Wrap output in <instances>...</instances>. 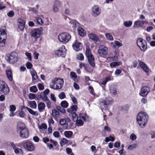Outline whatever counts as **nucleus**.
Returning <instances> with one entry per match:
<instances>
[{"label": "nucleus", "mask_w": 155, "mask_h": 155, "mask_svg": "<svg viewBox=\"0 0 155 155\" xmlns=\"http://www.w3.org/2000/svg\"><path fill=\"white\" fill-rule=\"evenodd\" d=\"M28 104L30 107L32 108H35L37 107V104L36 102L34 101H29Z\"/></svg>", "instance_id": "obj_33"}, {"label": "nucleus", "mask_w": 155, "mask_h": 155, "mask_svg": "<svg viewBox=\"0 0 155 155\" xmlns=\"http://www.w3.org/2000/svg\"><path fill=\"white\" fill-rule=\"evenodd\" d=\"M82 44L76 40L73 43L72 45L73 49L77 51L81 50L82 49Z\"/></svg>", "instance_id": "obj_12"}, {"label": "nucleus", "mask_w": 155, "mask_h": 155, "mask_svg": "<svg viewBox=\"0 0 155 155\" xmlns=\"http://www.w3.org/2000/svg\"><path fill=\"white\" fill-rule=\"evenodd\" d=\"M6 60L10 64H14L18 59V55L17 53L12 52L6 57Z\"/></svg>", "instance_id": "obj_3"}, {"label": "nucleus", "mask_w": 155, "mask_h": 155, "mask_svg": "<svg viewBox=\"0 0 155 155\" xmlns=\"http://www.w3.org/2000/svg\"><path fill=\"white\" fill-rule=\"evenodd\" d=\"M83 120L79 119L78 120H77L75 121H77L76 124L78 126H80L83 125L84 124V122H83ZM75 122V121H74Z\"/></svg>", "instance_id": "obj_46"}, {"label": "nucleus", "mask_w": 155, "mask_h": 155, "mask_svg": "<svg viewBox=\"0 0 155 155\" xmlns=\"http://www.w3.org/2000/svg\"><path fill=\"white\" fill-rule=\"evenodd\" d=\"M6 30L5 27L0 28V46H5L7 35L6 33Z\"/></svg>", "instance_id": "obj_2"}, {"label": "nucleus", "mask_w": 155, "mask_h": 155, "mask_svg": "<svg viewBox=\"0 0 155 155\" xmlns=\"http://www.w3.org/2000/svg\"><path fill=\"white\" fill-rule=\"evenodd\" d=\"M113 102L112 99L110 97L107 98L103 103L105 107H107L109 104H110Z\"/></svg>", "instance_id": "obj_24"}, {"label": "nucleus", "mask_w": 155, "mask_h": 155, "mask_svg": "<svg viewBox=\"0 0 155 155\" xmlns=\"http://www.w3.org/2000/svg\"><path fill=\"white\" fill-rule=\"evenodd\" d=\"M68 142V140L67 139L63 138L61 140L60 143L61 145L62 146L67 143Z\"/></svg>", "instance_id": "obj_38"}, {"label": "nucleus", "mask_w": 155, "mask_h": 155, "mask_svg": "<svg viewBox=\"0 0 155 155\" xmlns=\"http://www.w3.org/2000/svg\"><path fill=\"white\" fill-rule=\"evenodd\" d=\"M58 40L61 42L66 43L68 42V34L67 33L60 34L58 37Z\"/></svg>", "instance_id": "obj_10"}, {"label": "nucleus", "mask_w": 155, "mask_h": 155, "mask_svg": "<svg viewBox=\"0 0 155 155\" xmlns=\"http://www.w3.org/2000/svg\"><path fill=\"white\" fill-rule=\"evenodd\" d=\"M70 76L71 78H73L74 81L75 82H77L76 79L77 78V75L75 73L73 72H72L70 73Z\"/></svg>", "instance_id": "obj_40"}, {"label": "nucleus", "mask_w": 155, "mask_h": 155, "mask_svg": "<svg viewBox=\"0 0 155 155\" xmlns=\"http://www.w3.org/2000/svg\"><path fill=\"white\" fill-rule=\"evenodd\" d=\"M70 97L71 98L72 101L74 104H76L77 103V101L76 98L72 94H70Z\"/></svg>", "instance_id": "obj_44"}, {"label": "nucleus", "mask_w": 155, "mask_h": 155, "mask_svg": "<svg viewBox=\"0 0 155 155\" xmlns=\"http://www.w3.org/2000/svg\"><path fill=\"white\" fill-rule=\"evenodd\" d=\"M147 23V22L146 21L137 20L134 22L133 27L135 28H140L142 27L144 24Z\"/></svg>", "instance_id": "obj_16"}, {"label": "nucleus", "mask_w": 155, "mask_h": 155, "mask_svg": "<svg viewBox=\"0 0 155 155\" xmlns=\"http://www.w3.org/2000/svg\"><path fill=\"white\" fill-rule=\"evenodd\" d=\"M132 24V21H125L124 23V25L126 27H130Z\"/></svg>", "instance_id": "obj_35"}, {"label": "nucleus", "mask_w": 155, "mask_h": 155, "mask_svg": "<svg viewBox=\"0 0 155 155\" xmlns=\"http://www.w3.org/2000/svg\"><path fill=\"white\" fill-rule=\"evenodd\" d=\"M56 79L54 78L53 80H52L51 81V83L50 84V87L52 88V89L54 90H57L59 89V88H54V86H56V85L57 86V85L56 84V81L55 80Z\"/></svg>", "instance_id": "obj_32"}, {"label": "nucleus", "mask_w": 155, "mask_h": 155, "mask_svg": "<svg viewBox=\"0 0 155 155\" xmlns=\"http://www.w3.org/2000/svg\"><path fill=\"white\" fill-rule=\"evenodd\" d=\"M19 135L20 137L23 138H27L29 135V132L27 128L24 129L20 131Z\"/></svg>", "instance_id": "obj_13"}, {"label": "nucleus", "mask_w": 155, "mask_h": 155, "mask_svg": "<svg viewBox=\"0 0 155 155\" xmlns=\"http://www.w3.org/2000/svg\"><path fill=\"white\" fill-rule=\"evenodd\" d=\"M54 79H56V84L58 86H56L55 87L54 86V88L61 89L63 86L64 83L63 79L57 78H55Z\"/></svg>", "instance_id": "obj_18"}, {"label": "nucleus", "mask_w": 155, "mask_h": 155, "mask_svg": "<svg viewBox=\"0 0 155 155\" xmlns=\"http://www.w3.org/2000/svg\"><path fill=\"white\" fill-rule=\"evenodd\" d=\"M45 105L44 103L41 102L39 103L38 105V108L39 111L40 112H42L45 109Z\"/></svg>", "instance_id": "obj_28"}, {"label": "nucleus", "mask_w": 155, "mask_h": 155, "mask_svg": "<svg viewBox=\"0 0 155 155\" xmlns=\"http://www.w3.org/2000/svg\"><path fill=\"white\" fill-rule=\"evenodd\" d=\"M25 24H18V26L19 28L21 30H22L24 28Z\"/></svg>", "instance_id": "obj_61"}, {"label": "nucleus", "mask_w": 155, "mask_h": 155, "mask_svg": "<svg viewBox=\"0 0 155 155\" xmlns=\"http://www.w3.org/2000/svg\"><path fill=\"white\" fill-rule=\"evenodd\" d=\"M41 98L42 99L43 101H45V102H47V101H48L49 100L48 99L47 96L45 94L43 95V94H41Z\"/></svg>", "instance_id": "obj_43"}, {"label": "nucleus", "mask_w": 155, "mask_h": 155, "mask_svg": "<svg viewBox=\"0 0 155 155\" xmlns=\"http://www.w3.org/2000/svg\"><path fill=\"white\" fill-rule=\"evenodd\" d=\"M67 50L65 49V46L62 45L58 50L55 51V54L58 56L64 57L66 54Z\"/></svg>", "instance_id": "obj_7"}, {"label": "nucleus", "mask_w": 155, "mask_h": 155, "mask_svg": "<svg viewBox=\"0 0 155 155\" xmlns=\"http://www.w3.org/2000/svg\"><path fill=\"white\" fill-rule=\"evenodd\" d=\"M150 91V89L149 87L147 86H143L141 89L140 94L143 97H145L147 96Z\"/></svg>", "instance_id": "obj_14"}, {"label": "nucleus", "mask_w": 155, "mask_h": 155, "mask_svg": "<svg viewBox=\"0 0 155 155\" xmlns=\"http://www.w3.org/2000/svg\"><path fill=\"white\" fill-rule=\"evenodd\" d=\"M24 147L29 151H33L35 149V147L32 144L29 142H25L24 145Z\"/></svg>", "instance_id": "obj_17"}, {"label": "nucleus", "mask_w": 155, "mask_h": 155, "mask_svg": "<svg viewBox=\"0 0 155 155\" xmlns=\"http://www.w3.org/2000/svg\"><path fill=\"white\" fill-rule=\"evenodd\" d=\"M78 106L76 105H73L71 106L70 109L68 110L69 115L74 121H75L78 120V115L76 113L78 108Z\"/></svg>", "instance_id": "obj_4"}, {"label": "nucleus", "mask_w": 155, "mask_h": 155, "mask_svg": "<svg viewBox=\"0 0 155 155\" xmlns=\"http://www.w3.org/2000/svg\"><path fill=\"white\" fill-rule=\"evenodd\" d=\"M87 58L88 62L90 65L93 67H94L95 66V64L94 58L93 56L88 57Z\"/></svg>", "instance_id": "obj_22"}, {"label": "nucleus", "mask_w": 155, "mask_h": 155, "mask_svg": "<svg viewBox=\"0 0 155 155\" xmlns=\"http://www.w3.org/2000/svg\"><path fill=\"white\" fill-rule=\"evenodd\" d=\"M122 63L120 62H113L110 63V65L111 68H113L116 66L120 65Z\"/></svg>", "instance_id": "obj_29"}, {"label": "nucleus", "mask_w": 155, "mask_h": 155, "mask_svg": "<svg viewBox=\"0 0 155 155\" xmlns=\"http://www.w3.org/2000/svg\"><path fill=\"white\" fill-rule=\"evenodd\" d=\"M31 74L32 77V81L34 84L37 83L38 81L36 72L33 69H32L31 71Z\"/></svg>", "instance_id": "obj_15"}, {"label": "nucleus", "mask_w": 155, "mask_h": 155, "mask_svg": "<svg viewBox=\"0 0 155 155\" xmlns=\"http://www.w3.org/2000/svg\"><path fill=\"white\" fill-rule=\"evenodd\" d=\"M118 59L117 57L116 56L109 57L107 58V61H117Z\"/></svg>", "instance_id": "obj_36"}, {"label": "nucleus", "mask_w": 155, "mask_h": 155, "mask_svg": "<svg viewBox=\"0 0 155 155\" xmlns=\"http://www.w3.org/2000/svg\"><path fill=\"white\" fill-rule=\"evenodd\" d=\"M122 44L119 42L118 41H115V45H113V47H115L116 46L118 47H120L122 45Z\"/></svg>", "instance_id": "obj_56"}, {"label": "nucleus", "mask_w": 155, "mask_h": 155, "mask_svg": "<svg viewBox=\"0 0 155 155\" xmlns=\"http://www.w3.org/2000/svg\"><path fill=\"white\" fill-rule=\"evenodd\" d=\"M66 120L65 119H61L60 120L59 123L61 125H64L65 124H66Z\"/></svg>", "instance_id": "obj_55"}, {"label": "nucleus", "mask_w": 155, "mask_h": 155, "mask_svg": "<svg viewBox=\"0 0 155 155\" xmlns=\"http://www.w3.org/2000/svg\"><path fill=\"white\" fill-rule=\"evenodd\" d=\"M79 118L83 120L84 121H85L86 119L88 118V116L86 114L81 113L79 114Z\"/></svg>", "instance_id": "obj_31"}, {"label": "nucleus", "mask_w": 155, "mask_h": 155, "mask_svg": "<svg viewBox=\"0 0 155 155\" xmlns=\"http://www.w3.org/2000/svg\"><path fill=\"white\" fill-rule=\"evenodd\" d=\"M30 90L31 92L35 93L38 91V89L35 86H34L30 87Z\"/></svg>", "instance_id": "obj_42"}, {"label": "nucleus", "mask_w": 155, "mask_h": 155, "mask_svg": "<svg viewBox=\"0 0 155 155\" xmlns=\"http://www.w3.org/2000/svg\"><path fill=\"white\" fill-rule=\"evenodd\" d=\"M57 109L60 112L62 113H65V110L63 107H61V106H58L56 107Z\"/></svg>", "instance_id": "obj_41"}, {"label": "nucleus", "mask_w": 155, "mask_h": 155, "mask_svg": "<svg viewBox=\"0 0 155 155\" xmlns=\"http://www.w3.org/2000/svg\"><path fill=\"white\" fill-rule=\"evenodd\" d=\"M61 5V3L59 1L56 0L55 1L53 5V11L55 12H58L59 11V8Z\"/></svg>", "instance_id": "obj_19"}, {"label": "nucleus", "mask_w": 155, "mask_h": 155, "mask_svg": "<svg viewBox=\"0 0 155 155\" xmlns=\"http://www.w3.org/2000/svg\"><path fill=\"white\" fill-rule=\"evenodd\" d=\"M78 32L81 36H84L85 35V33L84 29L81 27H79L78 28Z\"/></svg>", "instance_id": "obj_27"}, {"label": "nucleus", "mask_w": 155, "mask_h": 155, "mask_svg": "<svg viewBox=\"0 0 155 155\" xmlns=\"http://www.w3.org/2000/svg\"><path fill=\"white\" fill-rule=\"evenodd\" d=\"M88 37L90 39L94 40L95 42H97L100 41L98 37L94 34L90 33L88 34Z\"/></svg>", "instance_id": "obj_20"}, {"label": "nucleus", "mask_w": 155, "mask_h": 155, "mask_svg": "<svg viewBox=\"0 0 155 155\" xmlns=\"http://www.w3.org/2000/svg\"><path fill=\"white\" fill-rule=\"evenodd\" d=\"M137 147V145L136 144H133L131 145H129L128 148L130 150H132L133 149Z\"/></svg>", "instance_id": "obj_47"}, {"label": "nucleus", "mask_w": 155, "mask_h": 155, "mask_svg": "<svg viewBox=\"0 0 155 155\" xmlns=\"http://www.w3.org/2000/svg\"><path fill=\"white\" fill-rule=\"evenodd\" d=\"M139 65L145 72L147 73L148 72L149 68L145 63L142 61H140L139 62Z\"/></svg>", "instance_id": "obj_23"}, {"label": "nucleus", "mask_w": 155, "mask_h": 155, "mask_svg": "<svg viewBox=\"0 0 155 155\" xmlns=\"http://www.w3.org/2000/svg\"><path fill=\"white\" fill-rule=\"evenodd\" d=\"M47 125L45 123H42L41 125L39 126V128L40 129H46L47 128Z\"/></svg>", "instance_id": "obj_53"}, {"label": "nucleus", "mask_w": 155, "mask_h": 155, "mask_svg": "<svg viewBox=\"0 0 155 155\" xmlns=\"http://www.w3.org/2000/svg\"><path fill=\"white\" fill-rule=\"evenodd\" d=\"M27 8H28V11H31L35 13H36V12H37V10L34 8L28 7Z\"/></svg>", "instance_id": "obj_57"}, {"label": "nucleus", "mask_w": 155, "mask_h": 155, "mask_svg": "<svg viewBox=\"0 0 155 155\" xmlns=\"http://www.w3.org/2000/svg\"><path fill=\"white\" fill-rule=\"evenodd\" d=\"M61 106L64 108H66L68 107V103L66 101H62L61 103Z\"/></svg>", "instance_id": "obj_39"}, {"label": "nucleus", "mask_w": 155, "mask_h": 155, "mask_svg": "<svg viewBox=\"0 0 155 155\" xmlns=\"http://www.w3.org/2000/svg\"><path fill=\"white\" fill-rule=\"evenodd\" d=\"M51 115L54 118L56 119L59 117L60 113L57 110L54 109L52 110Z\"/></svg>", "instance_id": "obj_25"}, {"label": "nucleus", "mask_w": 155, "mask_h": 155, "mask_svg": "<svg viewBox=\"0 0 155 155\" xmlns=\"http://www.w3.org/2000/svg\"><path fill=\"white\" fill-rule=\"evenodd\" d=\"M58 97L60 99H63L65 97V95L64 93L61 92L58 95Z\"/></svg>", "instance_id": "obj_59"}, {"label": "nucleus", "mask_w": 155, "mask_h": 155, "mask_svg": "<svg viewBox=\"0 0 155 155\" xmlns=\"http://www.w3.org/2000/svg\"><path fill=\"white\" fill-rule=\"evenodd\" d=\"M15 15L14 12L13 11H11L8 12L7 14V15L9 17H13Z\"/></svg>", "instance_id": "obj_54"}, {"label": "nucleus", "mask_w": 155, "mask_h": 155, "mask_svg": "<svg viewBox=\"0 0 155 155\" xmlns=\"http://www.w3.org/2000/svg\"><path fill=\"white\" fill-rule=\"evenodd\" d=\"M43 30V28L42 27L36 28L31 31V35L35 38H38L42 34Z\"/></svg>", "instance_id": "obj_8"}, {"label": "nucleus", "mask_w": 155, "mask_h": 155, "mask_svg": "<svg viewBox=\"0 0 155 155\" xmlns=\"http://www.w3.org/2000/svg\"><path fill=\"white\" fill-rule=\"evenodd\" d=\"M106 37L108 40L112 41L113 40V38L112 36L110 34L107 33L105 34Z\"/></svg>", "instance_id": "obj_45"}, {"label": "nucleus", "mask_w": 155, "mask_h": 155, "mask_svg": "<svg viewBox=\"0 0 155 155\" xmlns=\"http://www.w3.org/2000/svg\"><path fill=\"white\" fill-rule=\"evenodd\" d=\"M108 48L103 45L99 46V49L97 51L98 53L100 54H106L107 52Z\"/></svg>", "instance_id": "obj_11"}, {"label": "nucleus", "mask_w": 155, "mask_h": 155, "mask_svg": "<svg viewBox=\"0 0 155 155\" xmlns=\"http://www.w3.org/2000/svg\"><path fill=\"white\" fill-rule=\"evenodd\" d=\"M25 108L31 114L36 116H37L38 115V114L37 111H35L27 107H26Z\"/></svg>", "instance_id": "obj_30"}, {"label": "nucleus", "mask_w": 155, "mask_h": 155, "mask_svg": "<svg viewBox=\"0 0 155 155\" xmlns=\"http://www.w3.org/2000/svg\"><path fill=\"white\" fill-rule=\"evenodd\" d=\"M9 91V87L5 82L0 81V92L1 94L6 95L8 94Z\"/></svg>", "instance_id": "obj_6"}, {"label": "nucleus", "mask_w": 155, "mask_h": 155, "mask_svg": "<svg viewBox=\"0 0 155 155\" xmlns=\"http://www.w3.org/2000/svg\"><path fill=\"white\" fill-rule=\"evenodd\" d=\"M26 128L25 124L22 122H19L18 123L17 128L18 132Z\"/></svg>", "instance_id": "obj_21"}, {"label": "nucleus", "mask_w": 155, "mask_h": 155, "mask_svg": "<svg viewBox=\"0 0 155 155\" xmlns=\"http://www.w3.org/2000/svg\"><path fill=\"white\" fill-rule=\"evenodd\" d=\"M70 24L73 25V27L76 28L79 26V24L75 21L71 20L69 22Z\"/></svg>", "instance_id": "obj_37"}, {"label": "nucleus", "mask_w": 155, "mask_h": 155, "mask_svg": "<svg viewBox=\"0 0 155 155\" xmlns=\"http://www.w3.org/2000/svg\"><path fill=\"white\" fill-rule=\"evenodd\" d=\"M101 12V10L97 5H94L91 8V14L94 17H96L99 15Z\"/></svg>", "instance_id": "obj_9"}, {"label": "nucleus", "mask_w": 155, "mask_h": 155, "mask_svg": "<svg viewBox=\"0 0 155 155\" xmlns=\"http://www.w3.org/2000/svg\"><path fill=\"white\" fill-rule=\"evenodd\" d=\"M77 58L78 60L82 61L84 59V56L82 54L80 53L77 55Z\"/></svg>", "instance_id": "obj_49"}, {"label": "nucleus", "mask_w": 155, "mask_h": 155, "mask_svg": "<svg viewBox=\"0 0 155 155\" xmlns=\"http://www.w3.org/2000/svg\"><path fill=\"white\" fill-rule=\"evenodd\" d=\"M110 92L112 95L114 96L117 94V91L116 88L111 87L110 89Z\"/></svg>", "instance_id": "obj_34"}, {"label": "nucleus", "mask_w": 155, "mask_h": 155, "mask_svg": "<svg viewBox=\"0 0 155 155\" xmlns=\"http://www.w3.org/2000/svg\"><path fill=\"white\" fill-rule=\"evenodd\" d=\"M137 46L142 51H145L147 48V45L145 40L142 38H138L137 40Z\"/></svg>", "instance_id": "obj_5"}, {"label": "nucleus", "mask_w": 155, "mask_h": 155, "mask_svg": "<svg viewBox=\"0 0 155 155\" xmlns=\"http://www.w3.org/2000/svg\"><path fill=\"white\" fill-rule=\"evenodd\" d=\"M14 151L15 153L17 154L18 153L21 154L22 153L21 150L18 148H15L14 150Z\"/></svg>", "instance_id": "obj_52"}, {"label": "nucleus", "mask_w": 155, "mask_h": 155, "mask_svg": "<svg viewBox=\"0 0 155 155\" xmlns=\"http://www.w3.org/2000/svg\"><path fill=\"white\" fill-rule=\"evenodd\" d=\"M37 21L39 24L41 25L43 24L42 19L40 17H38L37 18Z\"/></svg>", "instance_id": "obj_64"}, {"label": "nucleus", "mask_w": 155, "mask_h": 155, "mask_svg": "<svg viewBox=\"0 0 155 155\" xmlns=\"http://www.w3.org/2000/svg\"><path fill=\"white\" fill-rule=\"evenodd\" d=\"M130 139L132 140H134L136 139L137 138V136L134 133H132L130 136Z\"/></svg>", "instance_id": "obj_50"}, {"label": "nucleus", "mask_w": 155, "mask_h": 155, "mask_svg": "<svg viewBox=\"0 0 155 155\" xmlns=\"http://www.w3.org/2000/svg\"><path fill=\"white\" fill-rule=\"evenodd\" d=\"M148 119V116L146 113L140 112L137 115V121L141 128H144L146 124Z\"/></svg>", "instance_id": "obj_1"}, {"label": "nucleus", "mask_w": 155, "mask_h": 155, "mask_svg": "<svg viewBox=\"0 0 155 155\" xmlns=\"http://www.w3.org/2000/svg\"><path fill=\"white\" fill-rule=\"evenodd\" d=\"M10 110L11 112H13L16 110L15 107L13 105H11L10 106Z\"/></svg>", "instance_id": "obj_62"}, {"label": "nucleus", "mask_w": 155, "mask_h": 155, "mask_svg": "<svg viewBox=\"0 0 155 155\" xmlns=\"http://www.w3.org/2000/svg\"><path fill=\"white\" fill-rule=\"evenodd\" d=\"M86 54L87 57L93 56L91 54V50L88 48H87L86 49Z\"/></svg>", "instance_id": "obj_48"}, {"label": "nucleus", "mask_w": 155, "mask_h": 155, "mask_svg": "<svg viewBox=\"0 0 155 155\" xmlns=\"http://www.w3.org/2000/svg\"><path fill=\"white\" fill-rule=\"evenodd\" d=\"M48 121L50 126H51V124L54 125V121L52 117H51L48 119Z\"/></svg>", "instance_id": "obj_51"}, {"label": "nucleus", "mask_w": 155, "mask_h": 155, "mask_svg": "<svg viewBox=\"0 0 155 155\" xmlns=\"http://www.w3.org/2000/svg\"><path fill=\"white\" fill-rule=\"evenodd\" d=\"M29 98L30 99H33L35 98V95L34 94L30 93L29 94Z\"/></svg>", "instance_id": "obj_63"}, {"label": "nucleus", "mask_w": 155, "mask_h": 155, "mask_svg": "<svg viewBox=\"0 0 155 155\" xmlns=\"http://www.w3.org/2000/svg\"><path fill=\"white\" fill-rule=\"evenodd\" d=\"M26 66L28 69H30L32 67V64L31 63L27 62L26 64Z\"/></svg>", "instance_id": "obj_58"}, {"label": "nucleus", "mask_w": 155, "mask_h": 155, "mask_svg": "<svg viewBox=\"0 0 155 155\" xmlns=\"http://www.w3.org/2000/svg\"><path fill=\"white\" fill-rule=\"evenodd\" d=\"M6 74L8 79L10 81H12L13 80L12 75V71L9 70H7L6 71Z\"/></svg>", "instance_id": "obj_26"}, {"label": "nucleus", "mask_w": 155, "mask_h": 155, "mask_svg": "<svg viewBox=\"0 0 155 155\" xmlns=\"http://www.w3.org/2000/svg\"><path fill=\"white\" fill-rule=\"evenodd\" d=\"M25 55L29 59L30 61H31L32 60L31 54L30 53L27 52L25 53Z\"/></svg>", "instance_id": "obj_60"}]
</instances>
